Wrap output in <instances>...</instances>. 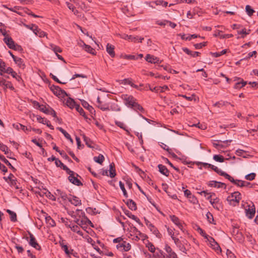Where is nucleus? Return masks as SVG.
Listing matches in <instances>:
<instances>
[{
  "label": "nucleus",
  "instance_id": "a211bd4d",
  "mask_svg": "<svg viewBox=\"0 0 258 258\" xmlns=\"http://www.w3.org/2000/svg\"><path fill=\"white\" fill-rule=\"evenodd\" d=\"M158 167L159 168V172L162 174L163 175L168 177L169 175V171L168 170L167 167L162 165V164H159L158 165Z\"/></svg>",
  "mask_w": 258,
  "mask_h": 258
},
{
  "label": "nucleus",
  "instance_id": "6ab92c4d",
  "mask_svg": "<svg viewBox=\"0 0 258 258\" xmlns=\"http://www.w3.org/2000/svg\"><path fill=\"white\" fill-rule=\"evenodd\" d=\"M114 47L113 45L108 43L106 45V51L111 57L115 56V52L114 51Z\"/></svg>",
  "mask_w": 258,
  "mask_h": 258
},
{
  "label": "nucleus",
  "instance_id": "72a5a7b5",
  "mask_svg": "<svg viewBox=\"0 0 258 258\" xmlns=\"http://www.w3.org/2000/svg\"><path fill=\"white\" fill-rule=\"evenodd\" d=\"M14 126L15 128H17V129H21L22 130L24 131H31V126H29V127H28L27 126H26L23 124H21L20 123L19 124H14Z\"/></svg>",
  "mask_w": 258,
  "mask_h": 258
},
{
  "label": "nucleus",
  "instance_id": "9d476101",
  "mask_svg": "<svg viewBox=\"0 0 258 258\" xmlns=\"http://www.w3.org/2000/svg\"><path fill=\"white\" fill-rule=\"evenodd\" d=\"M61 198L64 199L67 198V195H63V196H62ZM68 199L72 204L76 206H79L81 204V200L79 199V198L75 196H72V197L68 198Z\"/></svg>",
  "mask_w": 258,
  "mask_h": 258
},
{
  "label": "nucleus",
  "instance_id": "37998d69",
  "mask_svg": "<svg viewBox=\"0 0 258 258\" xmlns=\"http://www.w3.org/2000/svg\"><path fill=\"white\" fill-rule=\"evenodd\" d=\"M84 49L86 51L89 52L91 54H95V50L91 47L90 45H87L84 43Z\"/></svg>",
  "mask_w": 258,
  "mask_h": 258
},
{
  "label": "nucleus",
  "instance_id": "a19ab883",
  "mask_svg": "<svg viewBox=\"0 0 258 258\" xmlns=\"http://www.w3.org/2000/svg\"><path fill=\"white\" fill-rule=\"evenodd\" d=\"M75 109L78 112H79L80 113V115L84 116L85 118H86V119L87 118V117L86 115V114H85V112L84 109L80 106L79 104H78L76 105Z\"/></svg>",
  "mask_w": 258,
  "mask_h": 258
},
{
  "label": "nucleus",
  "instance_id": "de8ad7c7",
  "mask_svg": "<svg viewBox=\"0 0 258 258\" xmlns=\"http://www.w3.org/2000/svg\"><path fill=\"white\" fill-rule=\"evenodd\" d=\"M213 159L217 162H223L225 160L224 157L221 155H215L213 156Z\"/></svg>",
  "mask_w": 258,
  "mask_h": 258
},
{
  "label": "nucleus",
  "instance_id": "4d7b16f0",
  "mask_svg": "<svg viewBox=\"0 0 258 258\" xmlns=\"http://www.w3.org/2000/svg\"><path fill=\"white\" fill-rule=\"evenodd\" d=\"M0 150L4 152L5 154H7L9 153L8 147L6 145H5L2 143H0Z\"/></svg>",
  "mask_w": 258,
  "mask_h": 258
},
{
  "label": "nucleus",
  "instance_id": "0e129e2a",
  "mask_svg": "<svg viewBox=\"0 0 258 258\" xmlns=\"http://www.w3.org/2000/svg\"><path fill=\"white\" fill-rule=\"evenodd\" d=\"M146 5H148L150 7L155 8L156 6H158V1H154L152 2L146 1Z\"/></svg>",
  "mask_w": 258,
  "mask_h": 258
},
{
  "label": "nucleus",
  "instance_id": "b1692460",
  "mask_svg": "<svg viewBox=\"0 0 258 258\" xmlns=\"http://www.w3.org/2000/svg\"><path fill=\"white\" fill-rule=\"evenodd\" d=\"M117 248L123 247V250L125 251H127L131 249V246L130 243L123 241L121 244L117 245Z\"/></svg>",
  "mask_w": 258,
  "mask_h": 258
},
{
  "label": "nucleus",
  "instance_id": "6e6d98bb",
  "mask_svg": "<svg viewBox=\"0 0 258 258\" xmlns=\"http://www.w3.org/2000/svg\"><path fill=\"white\" fill-rule=\"evenodd\" d=\"M206 217L207 218L208 221L210 223L214 224V218L213 216L210 212H207L206 214Z\"/></svg>",
  "mask_w": 258,
  "mask_h": 258
},
{
  "label": "nucleus",
  "instance_id": "5701e85b",
  "mask_svg": "<svg viewBox=\"0 0 258 258\" xmlns=\"http://www.w3.org/2000/svg\"><path fill=\"white\" fill-rule=\"evenodd\" d=\"M66 105L71 109L76 108V105H78L75 100L71 97H69L66 101Z\"/></svg>",
  "mask_w": 258,
  "mask_h": 258
},
{
  "label": "nucleus",
  "instance_id": "864d4df0",
  "mask_svg": "<svg viewBox=\"0 0 258 258\" xmlns=\"http://www.w3.org/2000/svg\"><path fill=\"white\" fill-rule=\"evenodd\" d=\"M163 159L165 161L166 163L168 164L171 167H172L174 169H175L177 172H180L179 169L175 167L173 165V164L167 158L163 157Z\"/></svg>",
  "mask_w": 258,
  "mask_h": 258
},
{
  "label": "nucleus",
  "instance_id": "0eeeda50",
  "mask_svg": "<svg viewBox=\"0 0 258 258\" xmlns=\"http://www.w3.org/2000/svg\"><path fill=\"white\" fill-rule=\"evenodd\" d=\"M123 100L124 103L128 107H132V104L134 105L136 102V99L131 95H128L127 94L123 95Z\"/></svg>",
  "mask_w": 258,
  "mask_h": 258
},
{
  "label": "nucleus",
  "instance_id": "a878e982",
  "mask_svg": "<svg viewBox=\"0 0 258 258\" xmlns=\"http://www.w3.org/2000/svg\"><path fill=\"white\" fill-rule=\"evenodd\" d=\"M81 136H82L86 145L90 148H94V147L92 146V144L93 143L92 141H91L89 138L86 137L84 134L81 135Z\"/></svg>",
  "mask_w": 258,
  "mask_h": 258
},
{
  "label": "nucleus",
  "instance_id": "69168bd1",
  "mask_svg": "<svg viewBox=\"0 0 258 258\" xmlns=\"http://www.w3.org/2000/svg\"><path fill=\"white\" fill-rule=\"evenodd\" d=\"M192 126L197 127L201 130H205L207 128V126L205 124H201L200 122L197 124H194L191 125Z\"/></svg>",
  "mask_w": 258,
  "mask_h": 258
},
{
  "label": "nucleus",
  "instance_id": "cd10ccee",
  "mask_svg": "<svg viewBox=\"0 0 258 258\" xmlns=\"http://www.w3.org/2000/svg\"><path fill=\"white\" fill-rule=\"evenodd\" d=\"M14 61H15V62L18 65V66L20 68H22V69H24L25 68V64L24 63L23 60L21 58L17 57L14 60Z\"/></svg>",
  "mask_w": 258,
  "mask_h": 258
},
{
  "label": "nucleus",
  "instance_id": "2eb2a0df",
  "mask_svg": "<svg viewBox=\"0 0 258 258\" xmlns=\"http://www.w3.org/2000/svg\"><path fill=\"white\" fill-rule=\"evenodd\" d=\"M81 104H82V106L84 108H86L90 112V113L91 114H94V115L95 114V109L92 106L90 105L89 104V103L86 101H85L84 100H81Z\"/></svg>",
  "mask_w": 258,
  "mask_h": 258
},
{
  "label": "nucleus",
  "instance_id": "ddd939ff",
  "mask_svg": "<svg viewBox=\"0 0 258 258\" xmlns=\"http://www.w3.org/2000/svg\"><path fill=\"white\" fill-rule=\"evenodd\" d=\"M170 218L171 220L176 225L178 228L183 232H184V230L183 228V226L181 222L179 220V219L176 217L175 215H170Z\"/></svg>",
  "mask_w": 258,
  "mask_h": 258
},
{
  "label": "nucleus",
  "instance_id": "7c9ffc66",
  "mask_svg": "<svg viewBox=\"0 0 258 258\" xmlns=\"http://www.w3.org/2000/svg\"><path fill=\"white\" fill-rule=\"evenodd\" d=\"M126 204L127 205L128 207L132 210H135L137 209L136 204L132 200H127L126 202Z\"/></svg>",
  "mask_w": 258,
  "mask_h": 258
},
{
  "label": "nucleus",
  "instance_id": "f8f14e48",
  "mask_svg": "<svg viewBox=\"0 0 258 258\" xmlns=\"http://www.w3.org/2000/svg\"><path fill=\"white\" fill-rule=\"evenodd\" d=\"M146 61L151 63H160L162 60H160L158 57L154 55L147 54H146Z\"/></svg>",
  "mask_w": 258,
  "mask_h": 258
},
{
  "label": "nucleus",
  "instance_id": "5fc2aeb1",
  "mask_svg": "<svg viewBox=\"0 0 258 258\" xmlns=\"http://www.w3.org/2000/svg\"><path fill=\"white\" fill-rule=\"evenodd\" d=\"M148 247V249L150 251H151L152 253H154L155 250V246L150 241L148 240V243L146 244V247Z\"/></svg>",
  "mask_w": 258,
  "mask_h": 258
},
{
  "label": "nucleus",
  "instance_id": "338daca9",
  "mask_svg": "<svg viewBox=\"0 0 258 258\" xmlns=\"http://www.w3.org/2000/svg\"><path fill=\"white\" fill-rule=\"evenodd\" d=\"M86 211L87 213H91V214H93L94 215H95L97 213H98V212L96 211V208H94V209H92V208L91 207H88V208L86 209Z\"/></svg>",
  "mask_w": 258,
  "mask_h": 258
},
{
  "label": "nucleus",
  "instance_id": "3c124183",
  "mask_svg": "<svg viewBox=\"0 0 258 258\" xmlns=\"http://www.w3.org/2000/svg\"><path fill=\"white\" fill-rule=\"evenodd\" d=\"M3 72L11 74L12 76H14L15 75H16V72H15L11 67H8L7 69L5 68V70H4Z\"/></svg>",
  "mask_w": 258,
  "mask_h": 258
},
{
  "label": "nucleus",
  "instance_id": "1a4fd4ad",
  "mask_svg": "<svg viewBox=\"0 0 258 258\" xmlns=\"http://www.w3.org/2000/svg\"><path fill=\"white\" fill-rule=\"evenodd\" d=\"M146 226H148V229L154 235H156L157 237L160 238L161 234L160 233L158 229L151 223H150L149 221L146 220Z\"/></svg>",
  "mask_w": 258,
  "mask_h": 258
},
{
  "label": "nucleus",
  "instance_id": "052dcab7",
  "mask_svg": "<svg viewBox=\"0 0 258 258\" xmlns=\"http://www.w3.org/2000/svg\"><path fill=\"white\" fill-rule=\"evenodd\" d=\"M132 166L133 167H134L135 168V170L139 173V175H140L141 176H142V174H144L145 172L143 170H142L141 169H140L139 167H138L137 166H136L135 164H134V163H132Z\"/></svg>",
  "mask_w": 258,
  "mask_h": 258
},
{
  "label": "nucleus",
  "instance_id": "c756f323",
  "mask_svg": "<svg viewBox=\"0 0 258 258\" xmlns=\"http://www.w3.org/2000/svg\"><path fill=\"white\" fill-rule=\"evenodd\" d=\"M228 51V49H225L222 50L221 51L218 52H210V54L213 57H218L222 55H224V54H226Z\"/></svg>",
  "mask_w": 258,
  "mask_h": 258
},
{
  "label": "nucleus",
  "instance_id": "9b49d317",
  "mask_svg": "<svg viewBox=\"0 0 258 258\" xmlns=\"http://www.w3.org/2000/svg\"><path fill=\"white\" fill-rule=\"evenodd\" d=\"M29 234L30 236V240L29 241V244L36 249L40 250L41 249V247L37 243L33 235L30 232H29Z\"/></svg>",
  "mask_w": 258,
  "mask_h": 258
},
{
  "label": "nucleus",
  "instance_id": "dca6fc26",
  "mask_svg": "<svg viewBox=\"0 0 258 258\" xmlns=\"http://www.w3.org/2000/svg\"><path fill=\"white\" fill-rule=\"evenodd\" d=\"M209 186L211 187H215L217 188L220 187H224V188H226V185L225 183L217 181H211L208 184Z\"/></svg>",
  "mask_w": 258,
  "mask_h": 258
},
{
  "label": "nucleus",
  "instance_id": "c03bdc74",
  "mask_svg": "<svg viewBox=\"0 0 258 258\" xmlns=\"http://www.w3.org/2000/svg\"><path fill=\"white\" fill-rule=\"evenodd\" d=\"M161 147L164 149V150L167 151L169 154L172 155L173 157H176V155L173 152H171V150L165 144L161 143V145H160Z\"/></svg>",
  "mask_w": 258,
  "mask_h": 258
},
{
  "label": "nucleus",
  "instance_id": "ea45409f",
  "mask_svg": "<svg viewBox=\"0 0 258 258\" xmlns=\"http://www.w3.org/2000/svg\"><path fill=\"white\" fill-rule=\"evenodd\" d=\"M97 103L99 104L98 105V107L100 108L101 110L103 111L109 110V107L108 106H105L104 105L102 104L99 97H97Z\"/></svg>",
  "mask_w": 258,
  "mask_h": 258
},
{
  "label": "nucleus",
  "instance_id": "4c0bfd02",
  "mask_svg": "<svg viewBox=\"0 0 258 258\" xmlns=\"http://www.w3.org/2000/svg\"><path fill=\"white\" fill-rule=\"evenodd\" d=\"M7 212L10 215V219L11 221L12 222H16L17 221V215L16 214L11 211L10 210H7Z\"/></svg>",
  "mask_w": 258,
  "mask_h": 258
},
{
  "label": "nucleus",
  "instance_id": "09e8293b",
  "mask_svg": "<svg viewBox=\"0 0 258 258\" xmlns=\"http://www.w3.org/2000/svg\"><path fill=\"white\" fill-rule=\"evenodd\" d=\"M132 108L136 111L139 110L141 112H143L144 110L143 107L136 102L134 105L132 104Z\"/></svg>",
  "mask_w": 258,
  "mask_h": 258
},
{
  "label": "nucleus",
  "instance_id": "e2e57ef3",
  "mask_svg": "<svg viewBox=\"0 0 258 258\" xmlns=\"http://www.w3.org/2000/svg\"><path fill=\"white\" fill-rule=\"evenodd\" d=\"M197 231L202 235L205 238L208 239L210 236L206 233V232L200 227H199Z\"/></svg>",
  "mask_w": 258,
  "mask_h": 258
},
{
  "label": "nucleus",
  "instance_id": "49530a36",
  "mask_svg": "<svg viewBox=\"0 0 258 258\" xmlns=\"http://www.w3.org/2000/svg\"><path fill=\"white\" fill-rule=\"evenodd\" d=\"M245 11L249 16H251L254 13V10L249 5L246 6Z\"/></svg>",
  "mask_w": 258,
  "mask_h": 258
},
{
  "label": "nucleus",
  "instance_id": "473e14b6",
  "mask_svg": "<svg viewBox=\"0 0 258 258\" xmlns=\"http://www.w3.org/2000/svg\"><path fill=\"white\" fill-rule=\"evenodd\" d=\"M109 176L111 178L114 177L116 175L115 165L113 163H112L109 165Z\"/></svg>",
  "mask_w": 258,
  "mask_h": 258
},
{
  "label": "nucleus",
  "instance_id": "f257e3e1",
  "mask_svg": "<svg viewBox=\"0 0 258 258\" xmlns=\"http://www.w3.org/2000/svg\"><path fill=\"white\" fill-rule=\"evenodd\" d=\"M49 88L53 94L60 98H64L69 95L63 90L61 89L59 86L54 85H50Z\"/></svg>",
  "mask_w": 258,
  "mask_h": 258
},
{
  "label": "nucleus",
  "instance_id": "f3484780",
  "mask_svg": "<svg viewBox=\"0 0 258 258\" xmlns=\"http://www.w3.org/2000/svg\"><path fill=\"white\" fill-rule=\"evenodd\" d=\"M149 87H150V90H151L153 92H155L156 93H158V92L162 93V92H163L164 91V90H169V88L167 85H164L163 87L156 86V87H154L153 88H151L150 86L149 85Z\"/></svg>",
  "mask_w": 258,
  "mask_h": 258
},
{
  "label": "nucleus",
  "instance_id": "8fccbe9b",
  "mask_svg": "<svg viewBox=\"0 0 258 258\" xmlns=\"http://www.w3.org/2000/svg\"><path fill=\"white\" fill-rule=\"evenodd\" d=\"M124 213L126 215H127L130 218H132V219L139 222V219L136 216H135L134 215H133L129 211L126 210L124 212Z\"/></svg>",
  "mask_w": 258,
  "mask_h": 258
},
{
  "label": "nucleus",
  "instance_id": "e433bc0d",
  "mask_svg": "<svg viewBox=\"0 0 258 258\" xmlns=\"http://www.w3.org/2000/svg\"><path fill=\"white\" fill-rule=\"evenodd\" d=\"M93 159L95 162L102 164L104 160V157L102 154H99L98 156H95L93 158Z\"/></svg>",
  "mask_w": 258,
  "mask_h": 258
},
{
  "label": "nucleus",
  "instance_id": "bf43d9fd",
  "mask_svg": "<svg viewBox=\"0 0 258 258\" xmlns=\"http://www.w3.org/2000/svg\"><path fill=\"white\" fill-rule=\"evenodd\" d=\"M256 176V174L255 173H250L245 176V178L248 180H253Z\"/></svg>",
  "mask_w": 258,
  "mask_h": 258
},
{
  "label": "nucleus",
  "instance_id": "c9c22d12",
  "mask_svg": "<svg viewBox=\"0 0 258 258\" xmlns=\"http://www.w3.org/2000/svg\"><path fill=\"white\" fill-rule=\"evenodd\" d=\"M159 67H162L164 69V70L167 71V72H168L170 73H172V74L178 73V72H177L176 71L172 69L171 68V67L169 66V65H161V66H159Z\"/></svg>",
  "mask_w": 258,
  "mask_h": 258
},
{
  "label": "nucleus",
  "instance_id": "79ce46f5",
  "mask_svg": "<svg viewBox=\"0 0 258 258\" xmlns=\"http://www.w3.org/2000/svg\"><path fill=\"white\" fill-rule=\"evenodd\" d=\"M227 104H230L232 106H233V105L231 104V103L230 102H228L227 101H218V102H216L214 104V106H217L218 107L220 108L221 107L226 105Z\"/></svg>",
  "mask_w": 258,
  "mask_h": 258
},
{
  "label": "nucleus",
  "instance_id": "7ed1b4c3",
  "mask_svg": "<svg viewBox=\"0 0 258 258\" xmlns=\"http://www.w3.org/2000/svg\"><path fill=\"white\" fill-rule=\"evenodd\" d=\"M146 122H147L146 129L149 133H152L158 128V126L157 125V123L155 121L146 118Z\"/></svg>",
  "mask_w": 258,
  "mask_h": 258
},
{
  "label": "nucleus",
  "instance_id": "4be33fe9",
  "mask_svg": "<svg viewBox=\"0 0 258 258\" xmlns=\"http://www.w3.org/2000/svg\"><path fill=\"white\" fill-rule=\"evenodd\" d=\"M68 179L71 182L76 185L79 186L82 185L81 181L77 177H75L74 174H73V175L71 176H69Z\"/></svg>",
  "mask_w": 258,
  "mask_h": 258
},
{
  "label": "nucleus",
  "instance_id": "680f3d73",
  "mask_svg": "<svg viewBox=\"0 0 258 258\" xmlns=\"http://www.w3.org/2000/svg\"><path fill=\"white\" fill-rule=\"evenodd\" d=\"M214 171L216 172L217 174L221 176H225L226 173L224 171H222L221 169H219L218 167L215 166V167L214 169Z\"/></svg>",
  "mask_w": 258,
  "mask_h": 258
},
{
  "label": "nucleus",
  "instance_id": "a18cd8bd",
  "mask_svg": "<svg viewBox=\"0 0 258 258\" xmlns=\"http://www.w3.org/2000/svg\"><path fill=\"white\" fill-rule=\"evenodd\" d=\"M71 229L74 232H75L79 234L80 235L82 236L83 235V232L80 230V227L77 225H73L71 227Z\"/></svg>",
  "mask_w": 258,
  "mask_h": 258
},
{
  "label": "nucleus",
  "instance_id": "4468645a",
  "mask_svg": "<svg viewBox=\"0 0 258 258\" xmlns=\"http://www.w3.org/2000/svg\"><path fill=\"white\" fill-rule=\"evenodd\" d=\"M3 40L10 49L14 48L16 43L11 37H5Z\"/></svg>",
  "mask_w": 258,
  "mask_h": 258
},
{
  "label": "nucleus",
  "instance_id": "412c9836",
  "mask_svg": "<svg viewBox=\"0 0 258 258\" xmlns=\"http://www.w3.org/2000/svg\"><path fill=\"white\" fill-rule=\"evenodd\" d=\"M182 50L188 55H190L192 57L198 56L200 55L201 53L198 51L192 52L188 48L186 47H183Z\"/></svg>",
  "mask_w": 258,
  "mask_h": 258
},
{
  "label": "nucleus",
  "instance_id": "20e7f679",
  "mask_svg": "<svg viewBox=\"0 0 258 258\" xmlns=\"http://www.w3.org/2000/svg\"><path fill=\"white\" fill-rule=\"evenodd\" d=\"M26 27L32 30L35 35L39 36L40 37H43L46 35V33L42 31L35 24H32L31 27H30L29 25H26Z\"/></svg>",
  "mask_w": 258,
  "mask_h": 258
},
{
  "label": "nucleus",
  "instance_id": "39448f33",
  "mask_svg": "<svg viewBox=\"0 0 258 258\" xmlns=\"http://www.w3.org/2000/svg\"><path fill=\"white\" fill-rule=\"evenodd\" d=\"M248 205V208L245 209L246 216L250 219H251L255 213V208L253 203Z\"/></svg>",
  "mask_w": 258,
  "mask_h": 258
},
{
  "label": "nucleus",
  "instance_id": "aec40b11",
  "mask_svg": "<svg viewBox=\"0 0 258 258\" xmlns=\"http://www.w3.org/2000/svg\"><path fill=\"white\" fill-rule=\"evenodd\" d=\"M184 196L186 199L193 204H196L198 203V201L194 195H184Z\"/></svg>",
  "mask_w": 258,
  "mask_h": 258
},
{
  "label": "nucleus",
  "instance_id": "603ef678",
  "mask_svg": "<svg viewBox=\"0 0 258 258\" xmlns=\"http://www.w3.org/2000/svg\"><path fill=\"white\" fill-rule=\"evenodd\" d=\"M207 44H208L207 41L203 42L202 43H197V44H194V47L196 49H199L203 48V47L207 46Z\"/></svg>",
  "mask_w": 258,
  "mask_h": 258
},
{
  "label": "nucleus",
  "instance_id": "f03ea898",
  "mask_svg": "<svg viewBox=\"0 0 258 258\" xmlns=\"http://www.w3.org/2000/svg\"><path fill=\"white\" fill-rule=\"evenodd\" d=\"M240 195L234 196V195H230L227 198V201L229 205L235 207L239 205L241 198L239 197Z\"/></svg>",
  "mask_w": 258,
  "mask_h": 258
},
{
  "label": "nucleus",
  "instance_id": "6e6552de",
  "mask_svg": "<svg viewBox=\"0 0 258 258\" xmlns=\"http://www.w3.org/2000/svg\"><path fill=\"white\" fill-rule=\"evenodd\" d=\"M164 249L167 252V254L163 255L164 258H178L176 254L169 245H166Z\"/></svg>",
  "mask_w": 258,
  "mask_h": 258
},
{
  "label": "nucleus",
  "instance_id": "393cba45",
  "mask_svg": "<svg viewBox=\"0 0 258 258\" xmlns=\"http://www.w3.org/2000/svg\"><path fill=\"white\" fill-rule=\"evenodd\" d=\"M121 84H123L124 85H126V84L130 85L133 88H138V86L137 85L134 84L132 82V79L131 78L124 79L121 80Z\"/></svg>",
  "mask_w": 258,
  "mask_h": 258
},
{
  "label": "nucleus",
  "instance_id": "f704fd0d",
  "mask_svg": "<svg viewBox=\"0 0 258 258\" xmlns=\"http://www.w3.org/2000/svg\"><path fill=\"white\" fill-rule=\"evenodd\" d=\"M50 48L53 51V52L57 54L58 52L61 53L62 52V49L58 46L55 45L53 44H50L49 45Z\"/></svg>",
  "mask_w": 258,
  "mask_h": 258
},
{
  "label": "nucleus",
  "instance_id": "bb28decb",
  "mask_svg": "<svg viewBox=\"0 0 258 258\" xmlns=\"http://www.w3.org/2000/svg\"><path fill=\"white\" fill-rule=\"evenodd\" d=\"M52 108L50 107L49 105H44L43 104L41 105V107H40L39 110L44 113L46 114H49L50 112V109H51Z\"/></svg>",
  "mask_w": 258,
  "mask_h": 258
},
{
  "label": "nucleus",
  "instance_id": "423d86ee",
  "mask_svg": "<svg viewBox=\"0 0 258 258\" xmlns=\"http://www.w3.org/2000/svg\"><path fill=\"white\" fill-rule=\"evenodd\" d=\"M178 248L180 251L186 253L187 250L190 248V244L185 239H182L180 242Z\"/></svg>",
  "mask_w": 258,
  "mask_h": 258
},
{
  "label": "nucleus",
  "instance_id": "13d9d810",
  "mask_svg": "<svg viewBox=\"0 0 258 258\" xmlns=\"http://www.w3.org/2000/svg\"><path fill=\"white\" fill-rule=\"evenodd\" d=\"M60 155L61 157L64 159L67 160L69 162H73V161L67 155V154L64 152V151L62 150L61 153H60Z\"/></svg>",
  "mask_w": 258,
  "mask_h": 258
},
{
  "label": "nucleus",
  "instance_id": "c85d7f7f",
  "mask_svg": "<svg viewBox=\"0 0 258 258\" xmlns=\"http://www.w3.org/2000/svg\"><path fill=\"white\" fill-rule=\"evenodd\" d=\"M56 128L60 131L67 139L69 140L72 143H73V140L71 136L64 130L61 127H57Z\"/></svg>",
  "mask_w": 258,
  "mask_h": 258
},
{
  "label": "nucleus",
  "instance_id": "774afa93",
  "mask_svg": "<svg viewBox=\"0 0 258 258\" xmlns=\"http://www.w3.org/2000/svg\"><path fill=\"white\" fill-rule=\"evenodd\" d=\"M226 254L228 258H236L235 255L229 249L227 250Z\"/></svg>",
  "mask_w": 258,
  "mask_h": 258
},
{
  "label": "nucleus",
  "instance_id": "2f4dec72",
  "mask_svg": "<svg viewBox=\"0 0 258 258\" xmlns=\"http://www.w3.org/2000/svg\"><path fill=\"white\" fill-rule=\"evenodd\" d=\"M209 196L207 197L208 200H209L210 203L214 207V204H216L219 201V199L218 198H213V196H215V195H209Z\"/></svg>",
  "mask_w": 258,
  "mask_h": 258
},
{
  "label": "nucleus",
  "instance_id": "58836bf2",
  "mask_svg": "<svg viewBox=\"0 0 258 258\" xmlns=\"http://www.w3.org/2000/svg\"><path fill=\"white\" fill-rule=\"evenodd\" d=\"M3 162H4L6 164H7L10 168H11L13 171H16V169L11 164V163L4 156L3 157H1L0 159Z\"/></svg>",
  "mask_w": 258,
  "mask_h": 258
}]
</instances>
